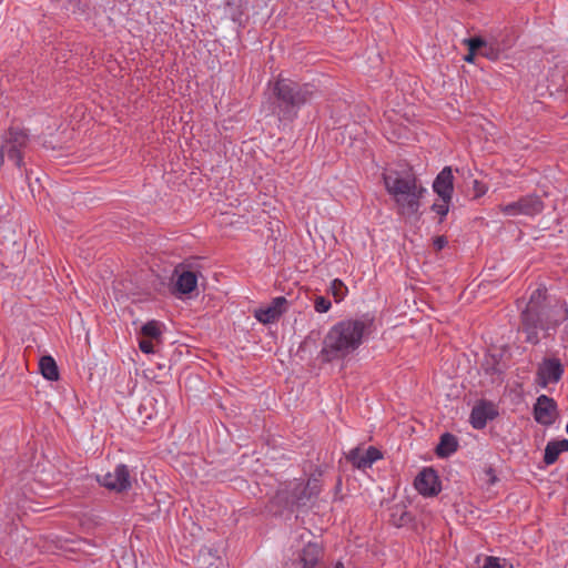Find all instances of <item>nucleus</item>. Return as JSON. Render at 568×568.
<instances>
[{"label": "nucleus", "mask_w": 568, "mask_h": 568, "mask_svg": "<svg viewBox=\"0 0 568 568\" xmlns=\"http://www.w3.org/2000/svg\"><path fill=\"white\" fill-rule=\"evenodd\" d=\"M567 318V303L549 295L545 286H539L531 292L520 312L518 331L525 334L527 344L536 346L541 339L539 332H542L544 338L551 337Z\"/></svg>", "instance_id": "nucleus-1"}, {"label": "nucleus", "mask_w": 568, "mask_h": 568, "mask_svg": "<svg viewBox=\"0 0 568 568\" xmlns=\"http://www.w3.org/2000/svg\"><path fill=\"white\" fill-rule=\"evenodd\" d=\"M374 318L364 315L361 318L344 320L333 325L323 339L320 358L323 363L343 359L355 352L366 335L372 332Z\"/></svg>", "instance_id": "nucleus-2"}, {"label": "nucleus", "mask_w": 568, "mask_h": 568, "mask_svg": "<svg viewBox=\"0 0 568 568\" xmlns=\"http://www.w3.org/2000/svg\"><path fill=\"white\" fill-rule=\"evenodd\" d=\"M315 94L316 88L312 83L280 78L273 83L270 95L272 113L282 122H292L297 118L301 108Z\"/></svg>", "instance_id": "nucleus-3"}, {"label": "nucleus", "mask_w": 568, "mask_h": 568, "mask_svg": "<svg viewBox=\"0 0 568 568\" xmlns=\"http://www.w3.org/2000/svg\"><path fill=\"white\" fill-rule=\"evenodd\" d=\"M383 181L399 215L413 216L418 213L420 199L426 193V189L418 184L413 173L400 174L397 171H390L383 174Z\"/></svg>", "instance_id": "nucleus-4"}, {"label": "nucleus", "mask_w": 568, "mask_h": 568, "mask_svg": "<svg viewBox=\"0 0 568 568\" xmlns=\"http://www.w3.org/2000/svg\"><path fill=\"white\" fill-rule=\"evenodd\" d=\"M305 488L302 487V480L294 479L282 486L270 499L267 509L274 516H282L284 513L292 514L301 508L308 507Z\"/></svg>", "instance_id": "nucleus-5"}, {"label": "nucleus", "mask_w": 568, "mask_h": 568, "mask_svg": "<svg viewBox=\"0 0 568 568\" xmlns=\"http://www.w3.org/2000/svg\"><path fill=\"white\" fill-rule=\"evenodd\" d=\"M29 143V133L19 126H10L2 136L0 146V169L4 164V158L12 161L13 164L21 169L23 163V152Z\"/></svg>", "instance_id": "nucleus-6"}, {"label": "nucleus", "mask_w": 568, "mask_h": 568, "mask_svg": "<svg viewBox=\"0 0 568 568\" xmlns=\"http://www.w3.org/2000/svg\"><path fill=\"white\" fill-rule=\"evenodd\" d=\"M95 480L100 486L116 494L126 493L132 488V477L125 464L116 465L113 471L104 475H95Z\"/></svg>", "instance_id": "nucleus-7"}, {"label": "nucleus", "mask_w": 568, "mask_h": 568, "mask_svg": "<svg viewBox=\"0 0 568 568\" xmlns=\"http://www.w3.org/2000/svg\"><path fill=\"white\" fill-rule=\"evenodd\" d=\"M565 373V367L559 358L545 357L538 365L536 376L537 383L541 387H547L549 384H557Z\"/></svg>", "instance_id": "nucleus-8"}, {"label": "nucleus", "mask_w": 568, "mask_h": 568, "mask_svg": "<svg viewBox=\"0 0 568 568\" xmlns=\"http://www.w3.org/2000/svg\"><path fill=\"white\" fill-rule=\"evenodd\" d=\"M172 278L175 280L173 293L176 295H190L197 287V272L184 264L175 266Z\"/></svg>", "instance_id": "nucleus-9"}, {"label": "nucleus", "mask_w": 568, "mask_h": 568, "mask_svg": "<svg viewBox=\"0 0 568 568\" xmlns=\"http://www.w3.org/2000/svg\"><path fill=\"white\" fill-rule=\"evenodd\" d=\"M558 414V406L552 397L540 395L537 397L532 407L535 420L544 426H550L555 423Z\"/></svg>", "instance_id": "nucleus-10"}, {"label": "nucleus", "mask_w": 568, "mask_h": 568, "mask_svg": "<svg viewBox=\"0 0 568 568\" xmlns=\"http://www.w3.org/2000/svg\"><path fill=\"white\" fill-rule=\"evenodd\" d=\"M417 491L425 497L437 496L442 490L440 480L435 469L424 468L414 481Z\"/></svg>", "instance_id": "nucleus-11"}, {"label": "nucleus", "mask_w": 568, "mask_h": 568, "mask_svg": "<svg viewBox=\"0 0 568 568\" xmlns=\"http://www.w3.org/2000/svg\"><path fill=\"white\" fill-rule=\"evenodd\" d=\"M498 416V410L491 402L481 400L475 405L470 413V424L475 429L486 427L488 420H493Z\"/></svg>", "instance_id": "nucleus-12"}, {"label": "nucleus", "mask_w": 568, "mask_h": 568, "mask_svg": "<svg viewBox=\"0 0 568 568\" xmlns=\"http://www.w3.org/2000/svg\"><path fill=\"white\" fill-rule=\"evenodd\" d=\"M434 192L443 202H450L454 192V176L450 166H445L435 178L433 183Z\"/></svg>", "instance_id": "nucleus-13"}, {"label": "nucleus", "mask_w": 568, "mask_h": 568, "mask_svg": "<svg viewBox=\"0 0 568 568\" xmlns=\"http://www.w3.org/2000/svg\"><path fill=\"white\" fill-rule=\"evenodd\" d=\"M222 562L219 548L213 546H203L196 556V565L199 568H219Z\"/></svg>", "instance_id": "nucleus-14"}, {"label": "nucleus", "mask_w": 568, "mask_h": 568, "mask_svg": "<svg viewBox=\"0 0 568 568\" xmlns=\"http://www.w3.org/2000/svg\"><path fill=\"white\" fill-rule=\"evenodd\" d=\"M323 558V549L320 545L308 542L302 550L300 559L303 568H318L322 567L321 560Z\"/></svg>", "instance_id": "nucleus-15"}, {"label": "nucleus", "mask_w": 568, "mask_h": 568, "mask_svg": "<svg viewBox=\"0 0 568 568\" xmlns=\"http://www.w3.org/2000/svg\"><path fill=\"white\" fill-rule=\"evenodd\" d=\"M523 215L534 216L542 212L545 205L542 200L536 194L521 196L518 200Z\"/></svg>", "instance_id": "nucleus-16"}, {"label": "nucleus", "mask_w": 568, "mask_h": 568, "mask_svg": "<svg viewBox=\"0 0 568 568\" xmlns=\"http://www.w3.org/2000/svg\"><path fill=\"white\" fill-rule=\"evenodd\" d=\"M568 452V439L550 440L545 447L544 463L549 466L557 462L561 453Z\"/></svg>", "instance_id": "nucleus-17"}, {"label": "nucleus", "mask_w": 568, "mask_h": 568, "mask_svg": "<svg viewBox=\"0 0 568 568\" xmlns=\"http://www.w3.org/2000/svg\"><path fill=\"white\" fill-rule=\"evenodd\" d=\"M457 437L450 433H444L439 438V443L435 449V453L438 457L446 458L454 454L457 450Z\"/></svg>", "instance_id": "nucleus-18"}, {"label": "nucleus", "mask_w": 568, "mask_h": 568, "mask_svg": "<svg viewBox=\"0 0 568 568\" xmlns=\"http://www.w3.org/2000/svg\"><path fill=\"white\" fill-rule=\"evenodd\" d=\"M39 371L41 375L48 381L59 379V368L54 358L50 355H44L39 361Z\"/></svg>", "instance_id": "nucleus-19"}, {"label": "nucleus", "mask_w": 568, "mask_h": 568, "mask_svg": "<svg viewBox=\"0 0 568 568\" xmlns=\"http://www.w3.org/2000/svg\"><path fill=\"white\" fill-rule=\"evenodd\" d=\"M141 337L160 343L162 339L161 324L158 321H149L140 329Z\"/></svg>", "instance_id": "nucleus-20"}, {"label": "nucleus", "mask_w": 568, "mask_h": 568, "mask_svg": "<svg viewBox=\"0 0 568 568\" xmlns=\"http://www.w3.org/2000/svg\"><path fill=\"white\" fill-rule=\"evenodd\" d=\"M328 292L334 297V301L336 303H339L346 297V295L348 293V288L342 280L335 278L331 282Z\"/></svg>", "instance_id": "nucleus-21"}, {"label": "nucleus", "mask_w": 568, "mask_h": 568, "mask_svg": "<svg viewBox=\"0 0 568 568\" xmlns=\"http://www.w3.org/2000/svg\"><path fill=\"white\" fill-rule=\"evenodd\" d=\"M254 316L260 323L263 324H271L280 318L278 312H274L268 305L255 310Z\"/></svg>", "instance_id": "nucleus-22"}, {"label": "nucleus", "mask_w": 568, "mask_h": 568, "mask_svg": "<svg viewBox=\"0 0 568 568\" xmlns=\"http://www.w3.org/2000/svg\"><path fill=\"white\" fill-rule=\"evenodd\" d=\"M346 459L357 469L365 470L367 466H362L365 460L364 450L359 447L351 449L346 454Z\"/></svg>", "instance_id": "nucleus-23"}, {"label": "nucleus", "mask_w": 568, "mask_h": 568, "mask_svg": "<svg viewBox=\"0 0 568 568\" xmlns=\"http://www.w3.org/2000/svg\"><path fill=\"white\" fill-rule=\"evenodd\" d=\"M302 487L305 488V494L310 504L321 491V484L316 478H311L306 483L302 480Z\"/></svg>", "instance_id": "nucleus-24"}, {"label": "nucleus", "mask_w": 568, "mask_h": 568, "mask_svg": "<svg viewBox=\"0 0 568 568\" xmlns=\"http://www.w3.org/2000/svg\"><path fill=\"white\" fill-rule=\"evenodd\" d=\"M365 460L363 462L362 466H367V468H371L372 465L383 458L382 452L374 447L369 446L366 450H364Z\"/></svg>", "instance_id": "nucleus-25"}, {"label": "nucleus", "mask_w": 568, "mask_h": 568, "mask_svg": "<svg viewBox=\"0 0 568 568\" xmlns=\"http://www.w3.org/2000/svg\"><path fill=\"white\" fill-rule=\"evenodd\" d=\"M226 6L230 8L232 20L240 21L241 17L244 14L242 0H229Z\"/></svg>", "instance_id": "nucleus-26"}, {"label": "nucleus", "mask_w": 568, "mask_h": 568, "mask_svg": "<svg viewBox=\"0 0 568 568\" xmlns=\"http://www.w3.org/2000/svg\"><path fill=\"white\" fill-rule=\"evenodd\" d=\"M287 300L284 296H277L272 300L271 304L268 306L274 311L278 312V316L281 317L287 308Z\"/></svg>", "instance_id": "nucleus-27"}, {"label": "nucleus", "mask_w": 568, "mask_h": 568, "mask_svg": "<svg viewBox=\"0 0 568 568\" xmlns=\"http://www.w3.org/2000/svg\"><path fill=\"white\" fill-rule=\"evenodd\" d=\"M465 44L468 47V51H481L483 48L486 47V41L480 37H471L464 40Z\"/></svg>", "instance_id": "nucleus-28"}, {"label": "nucleus", "mask_w": 568, "mask_h": 568, "mask_svg": "<svg viewBox=\"0 0 568 568\" xmlns=\"http://www.w3.org/2000/svg\"><path fill=\"white\" fill-rule=\"evenodd\" d=\"M479 568H513V566L508 565L505 560L501 562L498 557L488 556Z\"/></svg>", "instance_id": "nucleus-29"}, {"label": "nucleus", "mask_w": 568, "mask_h": 568, "mask_svg": "<svg viewBox=\"0 0 568 568\" xmlns=\"http://www.w3.org/2000/svg\"><path fill=\"white\" fill-rule=\"evenodd\" d=\"M332 303L325 296H316L314 300V308L317 313H326L329 311Z\"/></svg>", "instance_id": "nucleus-30"}, {"label": "nucleus", "mask_w": 568, "mask_h": 568, "mask_svg": "<svg viewBox=\"0 0 568 568\" xmlns=\"http://www.w3.org/2000/svg\"><path fill=\"white\" fill-rule=\"evenodd\" d=\"M500 211L508 216H516L521 214V209L518 204V201L501 205Z\"/></svg>", "instance_id": "nucleus-31"}, {"label": "nucleus", "mask_w": 568, "mask_h": 568, "mask_svg": "<svg viewBox=\"0 0 568 568\" xmlns=\"http://www.w3.org/2000/svg\"><path fill=\"white\" fill-rule=\"evenodd\" d=\"M449 203L450 202L442 201V203H434L430 206V210L440 216L439 222H443L444 217L447 215V213L449 211Z\"/></svg>", "instance_id": "nucleus-32"}, {"label": "nucleus", "mask_w": 568, "mask_h": 568, "mask_svg": "<svg viewBox=\"0 0 568 568\" xmlns=\"http://www.w3.org/2000/svg\"><path fill=\"white\" fill-rule=\"evenodd\" d=\"M399 510H400V514H399L398 519H394V524L398 527L407 525L408 523H410L413 520L410 513H408L402 508ZM396 515H397V513H393L392 517L395 518Z\"/></svg>", "instance_id": "nucleus-33"}, {"label": "nucleus", "mask_w": 568, "mask_h": 568, "mask_svg": "<svg viewBox=\"0 0 568 568\" xmlns=\"http://www.w3.org/2000/svg\"><path fill=\"white\" fill-rule=\"evenodd\" d=\"M154 343L155 341L141 337L139 339V347L144 354H153L155 352Z\"/></svg>", "instance_id": "nucleus-34"}, {"label": "nucleus", "mask_w": 568, "mask_h": 568, "mask_svg": "<svg viewBox=\"0 0 568 568\" xmlns=\"http://www.w3.org/2000/svg\"><path fill=\"white\" fill-rule=\"evenodd\" d=\"M480 54L489 60H496L499 57V49L493 47V44L486 43V47L481 49Z\"/></svg>", "instance_id": "nucleus-35"}, {"label": "nucleus", "mask_w": 568, "mask_h": 568, "mask_svg": "<svg viewBox=\"0 0 568 568\" xmlns=\"http://www.w3.org/2000/svg\"><path fill=\"white\" fill-rule=\"evenodd\" d=\"M473 191H474V197H480L487 192V186L485 183L478 180L473 181Z\"/></svg>", "instance_id": "nucleus-36"}, {"label": "nucleus", "mask_w": 568, "mask_h": 568, "mask_svg": "<svg viewBox=\"0 0 568 568\" xmlns=\"http://www.w3.org/2000/svg\"><path fill=\"white\" fill-rule=\"evenodd\" d=\"M447 239L443 235L436 236L433 241V246L435 251H442L447 245Z\"/></svg>", "instance_id": "nucleus-37"}, {"label": "nucleus", "mask_w": 568, "mask_h": 568, "mask_svg": "<svg viewBox=\"0 0 568 568\" xmlns=\"http://www.w3.org/2000/svg\"><path fill=\"white\" fill-rule=\"evenodd\" d=\"M476 52L475 51H468V53L465 55V61L467 62H474Z\"/></svg>", "instance_id": "nucleus-38"}, {"label": "nucleus", "mask_w": 568, "mask_h": 568, "mask_svg": "<svg viewBox=\"0 0 568 568\" xmlns=\"http://www.w3.org/2000/svg\"><path fill=\"white\" fill-rule=\"evenodd\" d=\"M566 432H567V434H568V423H567V426H566Z\"/></svg>", "instance_id": "nucleus-39"}]
</instances>
